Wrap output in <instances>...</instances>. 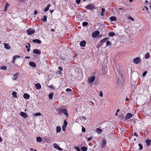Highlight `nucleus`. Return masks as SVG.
<instances>
[{"label": "nucleus", "mask_w": 151, "mask_h": 151, "mask_svg": "<svg viewBox=\"0 0 151 151\" xmlns=\"http://www.w3.org/2000/svg\"><path fill=\"white\" fill-rule=\"evenodd\" d=\"M59 113L60 114H61L62 113H63L67 117H68V114L67 113V110L65 109H58Z\"/></svg>", "instance_id": "nucleus-1"}, {"label": "nucleus", "mask_w": 151, "mask_h": 151, "mask_svg": "<svg viewBox=\"0 0 151 151\" xmlns=\"http://www.w3.org/2000/svg\"><path fill=\"white\" fill-rule=\"evenodd\" d=\"M35 30L34 29L29 28L27 30L28 35H31L34 33Z\"/></svg>", "instance_id": "nucleus-2"}, {"label": "nucleus", "mask_w": 151, "mask_h": 151, "mask_svg": "<svg viewBox=\"0 0 151 151\" xmlns=\"http://www.w3.org/2000/svg\"><path fill=\"white\" fill-rule=\"evenodd\" d=\"M86 8L90 10H92L95 8V6L92 4L88 5L86 6Z\"/></svg>", "instance_id": "nucleus-3"}, {"label": "nucleus", "mask_w": 151, "mask_h": 151, "mask_svg": "<svg viewBox=\"0 0 151 151\" xmlns=\"http://www.w3.org/2000/svg\"><path fill=\"white\" fill-rule=\"evenodd\" d=\"M99 33V31H96L92 33V36L93 37H96L98 36Z\"/></svg>", "instance_id": "nucleus-4"}, {"label": "nucleus", "mask_w": 151, "mask_h": 151, "mask_svg": "<svg viewBox=\"0 0 151 151\" xmlns=\"http://www.w3.org/2000/svg\"><path fill=\"white\" fill-rule=\"evenodd\" d=\"M53 145V147L56 149H57L60 151L62 150V149L60 148L56 143L54 144Z\"/></svg>", "instance_id": "nucleus-5"}, {"label": "nucleus", "mask_w": 151, "mask_h": 151, "mask_svg": "<svg viewBox=\"0 0 151 151\" xmlns=\"http://www.w3.org/2000/svg\"><path fill=\"white\" fill-rule=\"evenodd\" d=\"M132 116V115L131 113H128L126 115L125 119L126 120L130 119Z\"/></svg>", "instance_id": "nucleus-6"}, {"label": "nucleus", "mask_w": 151, "mask_h": 151, "mask_svg": "<svg viewBox=\"0 0 151 151\" xmlns=\"http://www.w3.org/2000/svg\"><path fill=\"white\" fill-rule=\"evenodd\" d=\"M33 52L37 55H40L41 53V51L38 49H35L33 51Z\"/></svg>", "instance_id": "nucleus-7"}, {"label": "nucleus", "mask_w": 151, "mask_h": 151, "mask_svg": "<svg viewBox=\"0 0 151 151\" xmlns=\"http://www.w3.org/2000/svg\"><path fill=\"white\" fill-rule=\"evenodd\" d=\"M140 59L139 57H137L133 60L134 63L135 64H137L139 63Z\"/></svg>", "instance_id": "nucleus-8"}, {"label": "nucleus", "mask_w": 151, "mask_h": 151, "mask_svg": "<svg viewBox=\"0 0 151 151\" xmlns=\"http://www.w3.org/2000/svg\"><path fill=\"white\" fill-rule=\"evenodd\" d=\"M95 77L94 76H92L88 78V82L90 83L93 82L94 80Z\"/></svg>", "instance_id": "nucleus-9"}, {"label": "nucleus", "mask_w": 151, "mask_h": 151, "mask_svg": "<svg viewBox=\"0 0 151 151\" xmlns=\"http://www.w3.org/2000/svg\"><path fill=\"white\" fill-rule=\"evenodd\" d=\"M21 116L23 117L24 118H26L27 117V115L26 113H24L23 112H21L20 114Z\"/></svg>", "instance_id": "nucleus-10"}, {"label": "nucleus", "mask_w": 151, "mask_h": 151, "mask_svg": "<svg viewBox=\"0 0 151 151\" xmlns=\"http://www.w3.org/2000/svg\"><path fill=\"white\" fill-rule=\"evenodd\" d=\"M19 74V73H17L15 74L12 77V79L14 81H15L18 78Z\"/></svg>", "instance_id": "nucleus-11"}, {"label": "nucleus", "mask_w": 151, "mask_h": 151, "mask_svg": "<svg viewBox=\"0 0 151 151\" xmlns=\"http://www.w3.org/2000/svg\"><path fill=\"white\" fill-rule=\"evenodd\" d=\"M86 41L84 40L81 41L80 43V46L82 47H84L86 45Z\"/></svg>", "instance_id": "nucleus-12"}, {"label": "nucleus", "mask_w": 151, "mask_h": 151, "mask_svg": "<svg viewBox=\"0 0 151 151\" xmlns=\"http://www.w3.org/2000/svg\"><path fill=\"white\" fill-rule=\"evenodd\" d=\"M3 44L4 45V48L7 49H10L11 48V47L9 45V44L4 43Z\"/></svg>", "instance_id": "nucleus-13"}, {"label": "nucleus", "mask_w": 151, "mask_h": 151, "mask_svg": "<svg viewBox=\"0 0 151 151\" xmlns=\"http://www.w3.org/2000/svg\"><path fill=\"white\" fill-rule=\"evenodd\" d=\"M23 97L25 99H29L30 96L27 93H25L24 94Z\"/></svg>", "instance_id": "nucleus-14"}, {"label": "nucleus", "mask_w": 151, "mask_h": 151, "mask_svg": "<svg viewBox=\"0 0 151 151\" xmlns=\"http://www.w3.org/2000/svg\"><path fill=\"white\" fill-rule=\"evenodd\" d=\"M35 87L37 89H40L41 88L40 84L38 83H36L35 85Z\"/></svg>", "instance_id": "nucleus-15"}, {"label": "nucleus", "mask_w": 151, "mask_h": 151, "mask_svg": "<svg viewBox=\"0 0 151 151\" xmlns=\"http://www.w3.org/2000/svg\"><path fill=\"white\" fill-rule=\"evenodd\" d=\"M32 41L34 43H36L38 44H40L41 43V40L38 39L33 40Z\"/></svg>", "instance_id": "nucleus-16"}, {"label": "nucleus", "mask_w": 151, "mask_h": 151, "mask_svg": "<svg viewBox=\"0 0 151 151\" xmlns=\"http://www.w3.org/2000/svg\"><path fill=\"white\" fill-rule=\"evenodd\" d=\"M29 65L32 67H36V65L35 63L33 62H30L29 63Z\"/></svg>", "instance_id": "nucleus-17"}, {"label": "nucleus", "mask_w": 151, "mask_h": 151, "mask_svg": "<svg viewBox=\"0 0 151 151\" xmlns=\"http://www.w3.org/2000/svg\"><path fill=\"white\" fill-rule=\"evenodd\" d=\"M102 131V130L101 129H100V128H97L96 129V132L99 134H101V133Z\"/></svg>", "instance_id": "nucleus-18"}, {"label": "nucleus", "mask_w": 151, "mask_h": 151, "mask_svg": "<svg viewBox=\"0 0 151 151\" xmlns=\"http://www.w3.org/2000/svg\"><path fill=\"white\" fill-rule=\"evenodd\" d=\"M106 140L105 139H104L103 140L102 142V143L101 144V146L104 147L106 145Z\"/></svg>", "instance_id": "nucleus-19"}, {"label": "nucleus", "mask_w": 151, "mask_h": 151, "mask_svg": "<svg viewBox=\"0 0 151 151\" xmlns=\"http://www.w3.org/2000/svg\"><path fill=\"white\" fill-rule=\"evenodd\" d=\"M47 19V17L46 15L43 16V18H42L41 20L43 22H45L46 21Z\"/></svg>", "instance_id": "nucleus-20"}, {"label": "nucleus", "mask_w": 151, "mask_h": 151, "mask_svg": "<svg viewBox=\"0 0 151 151\" xmlns=\"http://www.w3.org/2000/svg\"><path fill=\"white\" fill-rule=\"evenodd\" d=\"M145 142L147 144V146L150 145L151 143V140H149V139H147L146 140Z\"/></svg>", "instance_id": "nucleus-21"}, {"label": "nucleus", "mask_w": 151, "mask_h": 151, "mask_svg": "<svg viewBox=\"0 0 151 151\" xmlns=\"http://www.w3.org/2000/svg\"><path fill=\"white\" fill-rule=\"evenodd\" d=\"M51 6V5L50 4H48L47 6L45 8V10H44V11L45 12H46L49 9V8Z\"/></svg>", "instance_id": "nucleus-22"}, {"label": "nucleus", "mask_w": 151, "mask_h": 151, "mask_svg": "<svg viewBox=\"0 0 151 151\" xmlns=\"http://www.w3.org/2000/svg\"><path fill=\"white\" fill-rule=\"evenodd\" d=\"M117 19L116 17L113 16L110 18V19L111 21H116Z\"/></svg>", "instance_id": "nucleus-23"}, {"label": "nucleus", "mask_w": 151, "mask_h": 151, "mask_svg": "<svg viewBox=\"0 0 151 151\" xmlns=\"http://www.w3.org/2000/svg\"><path fill=\"white\" fill-rule=\"evenodd\" d=\"M105 9L104 8H102L101 9V15L103 16L104 15V13L105 12Z\"/></svg>", "instance_id": "nucleus-24"}, {"label": "nucleus", "mask_w": 151, "mask_h": 151, "mask_svg": "<svg viewBox=\"0 0 151 151\" xmlns=\"http://www.w3.org/2000/svg\"><path fill=\"white\" fill-rule=\"evenodd\" d=\"M81 149L82 151H86L87 150V148L84 146L81 147Z\"/></svg>", "instance_id": "nucleus-25"}, {"label": "nucleus", "mask_w": 151, "mask_h": 151, "mask_svg": "<svg viewBox=\"0 0 151 151\" xmlns=\"http://www.w3.org/2000/svg\"><path fill=\"white\" fill-rule=\"evenodd\" d=\"M12 95L14 97L17 98V93L15 91H13L12 92Z\"/></svg>", "instance_id": "nucleus-26"}, {"label": "nucleus", "mask_w": 151, "mask_h": 151, "mask_svg": "<svg viewBox=\"0 0 151 151\" xmlns=\"http://www.w3.org/2000/svg\"><path fill=\"white\" fill-rule=\"evenodd\" d=\"M53 94V93H50L49 94L48 96L50 99H52Z\"/></svg>", "instance_id": "nucleus-27"}, {"label": "nucleus", "mask_w": 151, "mask_h": 151, "mask_svg": "<svg viewBox=\"0 0 151 151\" xmlns=\"http://www.w3.org/2000/svg\"><path fill=\"white\" fill-rule=\"evenodd\" d=\"M61 130V128L60 127L58 126L56 127V131L58 133L60 132Z\"/></svg>", "instance_id": "nucleus-28"}, {"label": "nucleus", "mask_w": 151, "mask_h": 151, "mask_svg": "<svg viewBox=\"0 0 151 151\" xmlns=\"http://www.w3.org/2000/svg\"><path fill=\"white\" fill-rule=\"evenodd\" d=\"M115 35V34L113 32H110L109 33V36L110 37H113Z\"/></svg>", "instance_id": "nucleus-29"}, {"label": "nucleus", "mask_w": 151, "mask_h": 151, "mask_svg": "<svg viewBox=\"0 0 151 151\" xmlns=\"http://www.w3.org/2000/svg\"><path fill=\"white\" fill-rule=\"evenodd\" d=\"M64 125L63 126H64V127H65V128L66 126H67V125L68 124V123L65 120V121H64Z\"/></svg>", "instance_id": "nucleus-30"}, {"label": "nucleus", "mask_w": 151, "mask_h": 151, "mask_svg": "<svg viewBox=\"0 0 151 151\" xmlns=\"http://www.w3.org/2000/svg\"><path fill=\"white\" fill-rule=\"evenodd\" d=\"M37 141L38 142H40L42 141V138L40 137H37Z\"/></svg>", "instance_id": "nucleus-31"}, {"label": "nucleus", "mask_w": 151, "mask_h": 151, "mask_svg": "<svg viewBox=\"0 0 151 151\" xmlns=\"http://www.w3.org/2000/svg\"><path fill=\"white\" fill-rule=\"evenodd\" d=\"M150 56V54L149 53L147 52L146 53L145 55V58L146 59H148Z\"/></svg>", "instance_id": "nucleus-32"}, {"label": "nucleus", "mask_w": 151, "mask_h": 151, "mask_svg": "<svg viewBox=\"0 0 151 151\" xmlns=\"http://www.w3.org/2000/svg\"><path fill=\"white\" fill-rule=\"evenodd\" d=\"M0 68L2 70H6L7 69V67L5 65H3Z\"/></svg>", "instance_id": "nucleus-33"}, {"label": "nucleus", "mask_w": 151, "mask_h": 151, "mask_svg": "<svg viewBox=\"0 0 151 151\" xmlns=\"http://www.w3.org/2000/svg\"><path fill=\"white\" fill-rule=\"evenodd\" d=\"M107 40V38H104V39H103V40H101V43H103L104 42L106 41Z\"/></svg>", "instance_id": "nucleus-34"}, {"label": "nucleus", "mask_w": 151, "mask_h": 151, "mask_svg": "<svg viewBox=\"0 0 151 151\" xmlns=\"http://www.w3.org/2000/svg\"><path fill=\"white\" fill-rule=\"evenodd\" d=\"M111 43L109 41H107L106 42V45L107 46H111Z\"/></svg>", "instance_id": "nucleus-35"}, {"label": "nucleus", "mask_w": 151, "mask_h": 151, "mask_svg": "<svg viewBox=\"0 0 151 151\" xmlns=\"http://www.w3.org/2000/svg\"><path fill=\"white\" fill-rule=\"evenodd\" d=\"M41 114L40 113L38 112V113H36L34 114V116H39L41 115Z\"/></svg>", "instance_id": "nucleus-36"}, {"label": "nucleus", "mask_w": 151, "mask_h": 151, "mask_svg": "<svg viewBox=\"0 0 151 151\" xmlns=\"http://www.w3.org/2000/svg\"><path fill=\"white\" fill-rule=\"evenodd\" d=\"M9 6V4L8 3H7L5 6L4 8L5 9L4 10V11H6V8L8 7Z\"/></svg>", "instance_id": "nucleus-37"}, {"label": "nucleus", "mask_w": 151, "mask_h": 151, "mask_svg": "<svg viewBox=\"0 0 151 151\" xmlns=\"http://www.w3.org/2000/svg\"><path fill=\"white\" fill-rule=\"evenodd\" d=\"M88 24V23L86 22H83L82 23V25L84 26H86Z\"/></svg>", "instance_id": "nucleus-38"}, {"label": "nucleus", "mask_w": 151, "mask_h": 151, "mask_svg": "<svg viewBox=\"0 0 151 151\" xmlns=\"http://www.w3.org/2000/svg\"><path fill=\"white\" fill-rule=\"evenodd\" d=\"M138 145H139V150H142L143 149V146H142V145L141 144H140V143Z\"/></svg>", "instance_id": "nucleus-39"}, {"label": "nucleus", "mask_w": 151, "mask_h": 151, "mask_svg": "<svg viewBox=\"0 0 151 151\" xmlns=\"http://www.w3.org/2000/svg\"><path fill=\"white\" fill-rule=\"evenodd\" d=\"M75 148L77 150V151H81L79 147H76Z\"/></svg>", "instance_id": "nucleus-40"}, {"label": "nucleus", "mask_w": 151, "mask_h": 151, "mask_svg": "<svg viewBox=\"0 0 151 151\" xmlns=\"http://www.w3.org/2000/svg\"><path fill=\"white\" fill-rule=\"evenodd\" d=\"M122 77H123V76H122V75H121V76H120V78H118V81L119 82V81H120V80L121 79H122Z\"/></svg>", "instance_id": "nucleus-41"}, {"label": "nucleus", "mask_w": 151, "mask_h": 151, "mask_svg": "<svg viewBox=\"0 0 151 151\" xmlns=\"http://www.w3.org/2000/svg\"><path fill=\"white\" fill-rule=\"evenodd\" d=\"M66 91L67 92H71L72 91V90L69 88H68L66 89Z\"/></svg>", "instance_id": "nucleus-42"}, {"label": "nucleus", "mask_w": 151, "mask_h": 151, "mask_svg": "<svg viewBox=\"0 0 151 151\" xmlns=\"http://www.w3.org/2000/svg\"><path fill=\"white\" fill-rule=\"evenodd\" d=\"M82 131L83 132H85L86 131V129L85 128H84V127H83L82 129Z\"/></svg>", "instance_id": "nucleus-43"}, {"label": "nucleus", "mask_w": 151, "mask_h": 151, "mask_svg": "<svg viewBox=\"0 0 151 151\" xmlns=\"http://www.w3.org/2000/svg\"><path fill=\"white\" fill-rule=\"evenodd\" d=\"M147 73V72L146 71L144 72L142 74V76H145L146 75Z\"/></svg>", "instance_id": "nucleus-44"}, {"label": "nucleus", "mask_w": 151, "mask_h": 151, "mask_svg": "<svg viewBox=\"0 0 151 151\" xmlns=\"http://www.w3.org/2000/svg\"><path fill=\"white\" fill-rule=\"evenodd\" d=\"M13 57H16L15 58V60L17 58H20V56L19 55H17L14 56Z\"/></svg>", "instance_id": "nucleus-45"}, {"label": "nucleus", "mask_w": 151, "mask_h": 151, "mask_svg": "<svg viewBox=\"0 0 151 151\" xmlns=\"http://www.w3.org/2000/svg\"><path fill=\"white\" fill-rule=\"evenodd\" d=\"M92 137H88V138H87V140L88 141H90V140H91V139H92Z\"/></svg>", "instance_id": "nucleus-46"}, {"label": "nucleus", "mask_w": 151, "mask_h": 151, "mask_svg": "<svg viewBox=\"0 0 151 151\" xmlns=\"http://www.w3.org/2000/svg\"><path fill=\"white\" fill-rule=\"evenodd\" d=\"M100 96H101V97H102L103 96V93L101 91H100V93L99 94Z\"/></svg>", "instance_id": "nucleus-47"}, {"label": "nucleus", "mask_w": 151, "mask_h": 151, "mask_svg": "<svg viewBox=\"0 0 151 151\" xmlns=\"http://www.w3.org/2000/svg\"><path fill=\"white\" fill-rule=\"evenodd\" d=\"M80 1H81L80 0H76V3L78 4H79L80 2Z\"/></svg>", "instance_id": "nucleus-48"}, {"label": "nucleus", "mask_w": 151, "mask_h": 151, "mask_svg": "<svg viewBox=\"0 0 151 151\" xmlns=\"http://www.w3.org/2000/svg\"><path fill=\"white\" fill-rule=\"evenodd\" d=\"M38 13V12L37 10H35V11H34V14L35 15H36Z\"/></svg>", "instance_id": "nucleus-49"}, {"label": "nucleus", "mask_w": 151, "mask_h": 151, "mask_svg": "<svg viewBox=\"0 0 151 151\" xmlns=\"http://www.w3.org/2000/svg\"><path fill=\"white\" fill-rule=\"evenodd\" d=\"M16 57H13V60L12 61V62L13 63H14V62H15V58Z\"/></svg>", "instance_id": "nucleus-50"}, {"label": "nucleus", "mask_w": 151, "mask_h": 151, "mask_svg": "<svg viewBox=\"0 0 151 151\" xmlns=\"http://www.w3.org/2000/svg\"><path fill=\"white\" fill-rule=\"evenodd\" d=\"M144 7L145 8V9L146 10H147V11H148V8L147 7L145 6H144Z\"/></svg>", "instance_id": "nucleus-51"}, {"label": "nucleus", "mask_w": 151, "mask_h": 151, "mask_svg": "<svg viewBox=\"0 0 151 151\" xmlns=\"http://www.w3.org/2000/svg\"><path fill=\"white\" fill-rule=\"evenodd\" d=\"M129 18L131 20H132L133 21H134V19L133 18H132V17H129Z\"/></svg>", "instance_id": "nucleus-52"}, {"label": "nucleus", "mask_w": 151, "mask_h": 151, "mask_svg": "<svg viewBox=\"0 0 151 151\" xmlns=\"http://www.w3.org/2000/svg\"><path fill=\"white\" fill-rule=\"evenodd\" d=\"M65 127H64V126H63V131H65Z\"/></svg>", "instance_id": "nucleus-53"}, {"label": "nucleus", "mask_w": 151, "mask_h": 151, "mask_svg": "<svg viewBox=\"0 0 151 151\" xmlns=\"http://www.w3.org/2000/svg\"><path fill=\"white\" fill-rule=\"evenodd\" d=\"M30 50V47H29L27 49V51L28 52H29Z\"/></svg>", "instance_id": "nucleus-54"}, {"label": "nucleus", "mask_w": 151, "mask_h": 151, "mask_svg": "<svg viewBox=\"0 0 151 151\" xmlns=\"http://www.w3.org/2000/svg\"><path fill=\"white\" fill-rule=\"evenodd\" d=\"M58 69H59V70H62V68H61V67H58Z\"/></svg>", "instance_id": "nucleus-55"}, {"label": "nucleus", "mask_w": 151, "mask_h": 151, "mask_svg": "<svg viewBox=\"0 0 151 151\" xmlns=\"http://www.w3.org/2000/svg\"><path fill=\"white\" fill-rule=\"evenodd\" d=\"M134 136H136V137H137V134H136V133L134 132Z\"/></svg>", "instance_id": "nucleus-56"}, {"label": "nucleus", "mask_w": 151, "mask_h": 151, "mask_svg": "<svg viewBox=\"0 0 151 151\" xmlns=\"http://www.w3.org/2000/svg\"><path fill=\"white\" fill-rule=\"evenodd\" d=\"M126 100L127 101H129V98H126Z\"/></svg>", "instance_id": "nucleus-57"}, {"label": "nucleus", "mask_w": 151, "mask_h": 151, "mask_svg": "<svg viewBox=\"0 0 151 151\" xmlns=\"http://www.w3.org/2000/svg\"><path fill=\"white\" fill-rule=\"evenodd\" d=\"M55 30L54 29H51V31L52 32H54Z\"/></svg>", "instance_id": "nucleus-58"}, {"label": "nucleus", "mask_w": 151, "mask_h": 151, "mask_svg": "<svg viewBox=\"0 0 151 151\" xmlns=\"http://www.w3.org/2000/svg\"><path fill=\"white\" fill-rule=\"evenodd\" d=\"M25 47L26 48H28L29 47V46L27 45H26L25 46Z\"/></svg>", "instance_id": "nucleus-59"}, {"label": "nucleus", "mask_w": 151, "mask_h": 151, "mask_svg": "<svg viewBox=\"0 0 151 151\" xmlns=\"http://www.w3.org/2000/svg\"><path fill=\"white\" fill-rule=\"evenodd\" d=\"M148 3V1H145V3L146 4H147Z\"/></svg>", "instance_id": "nucleus-60"}, {"label": "nucleus", "mask_w": 151, "mask_h": 151, "mask_svg": "<svg viewBox=\"0 0 151 151\" xmlns=\"http://www.w3.org/2000/svg\"><path fill=\"white\" fill-rule=\"evenodd\" d=\"M29 58V57H28V56H26L25 57V58L26 59H27V58Z\"/></svg>", "instance_id": "nucleus-61"}, {"label": "nucleus", "mask_w": 151, "mask_h": 151, "mask_svg": "<svg viewBox=\"0 0 151 151\" xmlns=\"http://www.w3.org/2000/svg\"><path fill=\"white\" fill-rule=\"evenodd\" d=\"M2 141V139L1 137H0V142H1Z\"/></svg>", "instance_id": "nucleus-62"}, {"label": "nucleus", "mask_w": 151, "mask_h": 151, "mask_svg": "<svg viewBox=\"0 0 151 151\" xmlns=\"http://www.w3.org/2000/svg\"><path fill=\"white\" fill-rule=\"evenodd\" d=\"M27 44L28 45H29V47H30V44L29 43H28Z\"/></svg>", "instance_id": "nucleus-63"}, {"label": "nucleus", "mask_w": 151, "mask_h": 151, "mask_svg": "<svg viewBox=\"0 0 151 151\" xmlns=\"http://www.w3.org/2000/svg\"><path fill=\"white\" fill-rule=\"evenodd\" d=\"M119 9L120 10H123V9L122 8H119Z\"/></svg>", "instance_id": "nucleus-64"}]
</instances>
